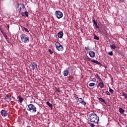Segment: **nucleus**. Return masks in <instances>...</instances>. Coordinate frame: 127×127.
<instances>
[{"instance_id":"nucleus-1","label":"nucleus","mask_w":127,"mask_h":127,"mask_svg":"<svg viewBox=\"0 0 127 127\" xmlns=\"http://www.w3.org/2000/svg\"><path fill=\"white\" fill-rule=\"evenodd\" d=\"M99 118L93 112L89 115L88 124L91 127H95L96 124H98Z\"/></svg>"},{"instance_id":"nucleus-2","label":"nucleus","mask_w":127,"mask_h":127,"mask_svg":"<svg viewBox=\"0 0 127 127\" xmlns=\"http://www.w3.org/2000/svg\"><path fill=\"white\" fill-rule=\"evenodd\" d=\"M27 110L31 113H35L37 112V107L33 104H30L27 105Z\"/></svg>"},{"instance_id":"nucleus-3","label":"nucleus","mask_w":127,"mask_h":127,"mask_svg":"<svg viewBox=\"0 0 127 127\" xmlns=\"http://www.w3.org/2000/svg\"><path fill=\"white\" fill-rule=\"evenodd\" d=\"M20 37L21 41L24 43H28L30 41L29 37L25 34H21Z\"/></svg>"},{"instance_id":"nucleus-4","label":"nucleus","mask_w":127,"mask_h":127,"mask_svg":"<svg viewBox=\"0 0 127 127\" xmlns=\"http://www.w3.org/2000/svg\"><path fill=\"white\" fill-rule=\"evenodd\" d=\"M55 47L59 51H64V48L59 42H56L55 43Z\"/></svg>"},{"instance_id":"nucleus-5","label":"nucleus","mask_w":127,"mask_h":127,"mask_svg":"<svg viewBox=\"0 0 127 127\" xmlns=\"http://www.w3.org/2000/svg\"><path fill=\"white\" fill-rule=\"evenodd\" d=\"M30 69L33 71H36L38 69L37 63L34 62L31 63L30 64Z\"/></svg>"},{"instance_id":"nucleus-6","label":"nucleus","mask_w":127,"mask_h":127,"mask_svg":"<svg viewBox=\"0 0 127 127\" xmlns=\"http://www.w3.org/2000/svg\"><path fill=\"white\" fill-rule=\"evenodd\" d=\"M24 4L22 3L17 4V11H19V12H22L25 10V8H24Z\"/></svg>"},{"instance_id":"nucleus-7","label":"nucleus","mask_w":127,"mask_h":127,"mask_svg":"<svg viewBox=\"0 0 127 127\" xmlns=\"http://www.w3.org/2000/svg\"><path fill=\"white\" fill-rule=\"evenodd\" d=\"M55 15L56 17H57L58 18L60 19L63 17L64 14L60 10H57L55 12Z\"/></svg>"},{"instance_id":"nucleus-8","label":"nucleus","mask_w":127,"mask_h":127,"mask_svg":"<svg viewBox=\"0 0 127 127\" xmlns=\"http://www.w3.org/2000/svg\"><path fill=\"white\" fill-rule=\"evenodd\" d=\"M0 114H1V115L2 116V117H3V118H5L8 115V114L6 110H2L1 111Z\"/></svg>"},{"instance_id":"nucleus-9","label":"nucleus","mask_w":127,"mask_h":127,"mask_svg":"<svg viewBox=\"0 0 127 127\" xmlns=\"http://www.w3.org/2000/svg\"><path fill=\"white\" fill-rule=\"evenodd\" d=\"M89 56H90V58H94L96 56V54L94 52L90 51L89 52Z\"/></svg>"},{"instance_id":"nucleus-10","label":"nucleus","mask_w":127,"mask_h":127,"mask_svg":"<svg viewBox=\"0 0 127 127\" xmlns=\"http://www.w3.org/2000/svg\"><path fill=\"white\" fill-rule=\"evenodd\" d=\"M63 36H64V33L63 31H60L58 33V36L59 38L62 39V38H63Z\"/></svg>"},{"instance_id":"nucleus-11","label":"nucleus","mask_w":127,"mask_h":127,"mask_svg":"<svg viewBox=\"0 0 127 127\" xmlns=\"http://www.w3.org/2000/svg\"><path fill=\"white\" fill-rule=\"evenodd\" d=\"M17 99H19V100H18V101L20 103H22L23 102V100H24L23 98H22L21 95L18 96H17Z\"/></svg>"},{"instance_id":"nucleus-12","label":"nucleus","mask_w":127,"mask_h":127,"mask_svg":"<svg viewBox=\"0 0 127 127\" xmlns=\"http://www.w3.org/2000/svg\"><path fill=\"white\" fill-rule=\"evenodd\" d=\"M98 87H100L101 89H102L104 87V84L103 82H100L97 85Z\"/></svg>"},{"instance_id":"nucleus-13","label":"nucleus","mask_w":127,"mask_h":127,"mask_svg":"<svg viewBox=\"0 0 127 127\" xmlns=\"http://www.w3.org/2000/svg\"><path fill=\"white\" fill-rule=\"evenodd\" d=\"M69 74V70H64V73L63 75L64 76H67Z\"/></svg>"},{"instance_id":"nucleus-14","label":"nucleus","mask_w":127,"mask_h":127,"mask_svg":"<svg viewBox=\"0 0 127 127\" xmlns=\"http://www.w3.org/2000/svg\"><path fill=\"white\" fill-rule=\"evenodd\" d=\"M91 62H93L94 64H96L98 65H102V64H100L98 61L97 60H91Z\"/></svg>"},{"instance_id":"nucleus-15","label":"nucleus","mask_w":127,"mask_h":127,"mask_svg":"<svg viewBox=\"0 0 127 127\" xmlns=\"http://www.w3.org/2000/svg\"><path fill=\"white\" fill-rule=\"evenodd\" d=\"M91 62H93L94 64H96L98 65H102V64H100L98 61L97 60H91Z\"/></svg>"},{"instance_id":"nucleus-16","label":"nucleus","mask_w":127,"mask_h":127,"mask_svg":"<svg viewBox=\"0 0 127 127\" xmlns=\"http://www.w3.org/2000/svg\"><path fill=\"white\" fill-rule=\"evenodd\" d=\"M46 104H47V106L50 107V108H51V109L53 108V105H52V104H51L49 101H47Z\"/></svg>"},{"instance_id":"nucleus-17","label":"nucleus","mask_w":127,"mask_h":127,"mask_svg":"<svg viewBox=\"0 0 127 127\" xmlns=\"http://www.w3.org/2000/svg\"><path fill=\"white\" fill-rule=\"evenodd\" d=\"M75 99H76V100H77L78 99V101H77V102L80 103L82 101H83V99H82V98H79V97H75Z\"/></svg>"},{"instance_id":"nucleus-18","label":"nucleus","mask_w":127,"mask_h":127,"mask_svg":"<svg viewBox=\"0 0 127 127\" xmlns=\"http://www.w3.org/2000/svg\"><path fill=\"white\" fill-rule=\"evenodd\" d=\"M110 48H111V49H116L117 47L115 44H112V45H110Z\"/></svg>"},{"instance_id":"nucleus-19","label":"nucleus","mask_w":127,"mask_h":127,"mask_svg":"<svg viewBox=\"0 0 127 127\" xmlns=\"http://www.w3.org/2000/svg\"><path fill=\"white\" fill-rule=\"evenodd\" d=\"M125 112V111L124 109H123L122 108L120 107V108H119V112L121 114H122V113H124Z\"/></svg>"},{"instance_id":"nucleus-20","label":"nucleus","mask_w":127,"mask_h":127,"mask_svg":"<svg viewBox=\"0 0 127 127\" xmlns=\"http://www.w3.org/2000/svg\"><path fill=\"white\" fill-rule=\"evenodd\" d=\"M114 90L112 88H111L110 87H109V92L111 94H114Z\"/></svg>"},{"instance_id":"nucleus-21","label":"nucleus","mask_w":127,"mask_h":127,"mask_svg":"<svg viewBox=\"0 0 127 127\" xmlns=\"http://www.w3.org/2000/svg\"><path fill=\"white\" fill-rule=\"evenodd\" d=\"M79 103H80L82 105H84V106H85V105H86V102L84 101V99H82V101H81L80 102H79Z\"/></svg>"},{"instance_id":"nucleus-22","label":"nucleus","mask_w":127,"mask_h":127,"mask_svg":"<svg viewBox=\"0 0 127 127\" xmlns=\"http://www.w3.org/2000/svg\"><path fill=\"white\" fill-rule=\"evenodd\" d=\"M122 94H123V96H125V99H127V94L125 93V92H123L122 93Z\"/></svg>"},{"instance_id":"nucleus-23","label":"nucleus","mask_w":127,"mask_h":127,"mask_svg":"<svg viewBox=\"0 0 127 127\" xmlns=\"http://www.w3.org/2000/svg\"><path fill=\"white\" fill-rule=\"evenodd\" d=\"M95 85V83H90L89 84V86L90 87H93V86H94Z\"/></svg>"},{"instance_id":"nucleus-24","label":"nucleus","mask_w":127,"mask_h":127,"mask_svg":"<svg viewBox=\"0 0 127 127\" xmlns=\"http://www.w3.org/2000/svg\"><path fill=\"white\" fill-rule=\"evenodd\" d=\"M98 99H99L100 101L101 102H105V100L102 97H100Z\"/></svg>"},{"instance_id":"nucleus-25","label":"nucleus","mask_w":127,"mask_h":127,"mask_svg":"<svg viewBox=\"0 0 127 127\" xmlns=\"http://www.w3.org/2000/svg\"><path fill=\"white\" fill-rule=\"evenodd\" d=\"M92 22H93L94 25H96V24H98V23H97V22L96 21V20H95V19H93Z\"/></svg>"},{"instance_id":"nucleus-26","label":"nucleus","mask_w":127,"mask_h":127,"mask_svg":"<svg viewBox=\"0 0 127 127\" xmlns=\"http://www.w3.org/2000/svg\"><path fill=\"white\" fill-rule=\"evenodd\" d=\"M94 39H96L97 40H99V37L97 36H94Z\"/></svg>"},{"instance_id":"nucleus-27","label":"nucleus","mask_w":127,"mask_h":127,"mask_svg":"<svg viewBox=\"0 0 127 127\" xmlns=\"http://www.w3.org/2000/svg\"><path fill=\"white\" fill-rule=\"evenodd\" d=\"M24 13H25V15H26L27 17H28V16H29L28 12H27V11H25Z\"/></svg>"},{"instance_id":"nucleus-28","label":"nucleus","mask_w":127,"mask_h":127,"mask_svg":"<svg viewBox=\"0 0 127 127\" xmlns=\"http://www.w3.org/2000/svg\"><path fill=\"white\" fill-rule=\"evenodd\" d=\"M56 91H57L58 93H60L61 91L58 89L57 87H55Z\"/></svg>"},{"instance_id":"nucleus-29","label":"nucleus","mask_w":127,"mask_h":127,"mask_svg":"<svg viewBox=\"0 0 127 127\" xmlns=\"http://www.w3.org/2000/svg\"><path fill=\"white\" fill-rule=\"evenodd\" d=\"M108 55H110V56H111L113 55L112 51L110 52L109 53H108Z\"/></svg>"},{"instance_id":"nucleus-30","label":"nucleus","mask_w":127,"mask_h":127,"mask_svg":"<svg viewBox=\"0 0 127 127\" xmlns=\"http://www.w3.org/2000/svg\"><path fill=\"white\" fill-rule=\"evenodd\" d=\"M23 30L26 31V32H29V30L27 28H24Z\"/></svg>"},{"instance_id":"nucleus-31","label":"nucleus","mask_w":127,"mask_h":127,"mask_svg":"<svg viewBox=\"0 0 127 127\" xmlns=\"http://www.w3.org/2000/svg\"><path fill=\"white\" fill-rule=\"evenodd\" d=\"M48 52H50V55H52L53 54L52 51L50 49L48 50Z\"/></svg>"},{"instance_id":"nucleus-32","label":"nucleus","mask_w":127,"mask_h":127,"mask_svg":"<svg viewBox=\"0 0 127 127\" xmlns=\"http://www.w3.org/2000/svg\"><path fill=\"white\" fill-rule=\"evenodd\" d=\"M106 95L110 96V93L109 91H106Z\"/></svg>"},{"instance_id":"nucleus-33","label":"nucleus","mask_w":127,"mask_h":127,"mask_svg":"<svg viewBox=\"0 0 127 127\" xmlns=\"http://www.w3.org/2000/svg\"><path fill=\"white\" fill-rule=\"evenodd\" d=\"M93 82H96V79L95 78H92V80Z\"/></svg>"},{"instance_id":"nucleus-34","label":"nucleus","mask_w":127,"mask_h":127,"mask_svg":"<svg viewBox=\"0 0 127 127\" xmlns=\"http://www.w3.org/2000/svg\"><path fill=\"white\" fill-rule=\"evenodd\" d=\"M95 27H96V28H97V29H99V27L98 26V24H95Z\"/></svg>"},{"instance_id":"nucleus-35","label":"nucleus","mask_w":127,"mask_h":127,"mask_svg":"<svg viewBox=\"0 0 127 127\" xmlns=\"http://www.w3.org/2000/svg\"><path fill=\"white\" fill-rule=\"evenodd\" d=\"M85 49L86 50H89V47H85Z\"/></svg>"},{"instance_id":"nucleus-36","label":"nucleus","mask_w":127,"mask_h":127,"mask_svg":"<svg viewBox=\"0 0 127 127\" xmlns=\"http://www.w3.org/2000/svg\"><path fill=\"white\" fill-rule=\"evenodd\" d=\"M19 13H20V14H21V15H23V16L25 15V13H24L23 12H19Z\"/></svg>"},{"instance_id":"nucleus-37","label":"nucleus","mask_w":127,"mask_h":127,"mask_svg":"<svg viewBox=\"0 0 127 127\" xmlns=\"http://www.w3.org/2000/svg\"><path fill=\"white\" fill-rule=\"evenodd\" d=\"M95 76L97 77H99V76H100L99 75V74H98V73H96Z\"/></svg>"},{"instance_id":"nucleus-38","label":"nucleus","mask_w":127,"mask_h":127,"mask_svg":"<svg viewBox=\"0 0 127 127\" xmlns=\"http://www.w3.org/2000/svg\"><path fill=\"white\" fill-rule=\"evenodd\" d=\"M98 80H99V81H100V82H102V78H100V79H99Z\"/></svg>"},{"instance_id":"nucleus-39","label":"nucleus","mask_w":127,"mask_h":127,"mask_svg":"<svg viewBox=\"0 0 127 127\" xmlns=\"http://www.w3.org/2000/svg\"><path fill=\"white\" fill-rule=\"evenodd\" d=\"M5 39H7V36L6 35L5 36Z\"/></svg>"},{"instance_id":"nucleus-40","label":"nucleus","mask_w":127,"mask_h":127,"mask_svg":"<svg viewBox=\"0 0 127 127\" xmlns=\"http://www.w3.org/2000/svg\"><path fill=\"white\" fill-rule=\"evenodd\" d=\"M9 97L8 95H7V96L5 97V99H8Z\"/></svg>"},{"instance_id":"nucleus-41","label":"nucleus","mask_w":127,"mask_h":127,"mask_svg":"<svg viewBox=\"0 0 127 127\" xmlns=\"http://www.w3.org/2000/svg\"><path fill=\"white\" fill-rule=\"evenodd\" d=\"M97 78H98V79H101L100 76H98V77H97Z\"/></svg>"},{"instance_id":"nucleus-42","label":"nucleus","mask_w":127,"mask_h":127,"mask_svg":"<svg viewBox=\"0 0 127 127\" xmlns=\"http://www.w3.org/2000/svg\"><path fill=\"white\" fill-rule=\"evenodd\" d=\"M120 1L123 2L124 0H120Z\"/></svg>"},{"instance_id":"nucleus-43","label":"nucleus","mask_w":127,"mask_h":127,"mask_svg":"<svg viewBox=\"0 0 127 127\" xmlns=\"http://www.w3.org/2000/svg\"><path fill=\"white\" fill-rule=\"evenodd\" d=\"M7 28H9V25H7Z\"/></svg>"},{"instance_id":"nucleus-44","label":"nucleus","mask_w":127,"mask_h":127,"mask_svg":"<svg viewBox=\"0 0 127 127\" xmlns=\"http://www.w3.org/2000/svg\"><path fill=\"white\" fill-rule=\"evenodd\" d=\"M0 31H1V32H2V30H0Z\"/></svg>"},{"instance_id":"nucleus-45","label":"nucleus","mask_w":127,"mask_h":127,"mask_svg":"<svg viewBox=\"0 0 127 127\" xmlns=\"http://www.w3.org/2000/svg\"><path fill=\"white\" fill-rule=\"evenodd\" d=\"M127 127V126H126V127Z\"/></svg>"}]
</instances>
